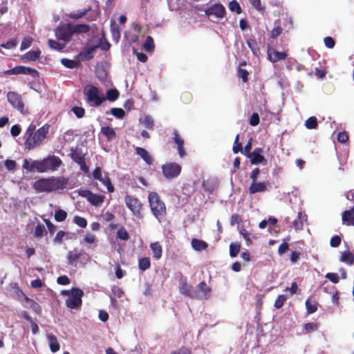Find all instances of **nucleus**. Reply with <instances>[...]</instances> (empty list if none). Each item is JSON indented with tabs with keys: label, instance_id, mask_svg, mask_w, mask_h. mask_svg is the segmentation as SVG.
<instances>
[{
	"label": "nucleus",
	"instance_id": "obj_1",
	"mask_svg": "<svg viewBox=\"0 0 354 354\" xmlns=\"http://www.w3.org/2000/svg\"><path fill=\"white\" fill-rule=\"evenodd\" d=\"M68 183V180L63 176L42 178L33 183L32 188L38 193H50L63 190L66 187Z\"/></svg>",
	"mask_w": 354,
	"mask_h": 354
},
{
	"label": "nucleus",
	"instance_id": "obj_2",
	"mask_svg": "<svg viewBox=\"0 0 354 354\" xmlns=\"http://www.w3.org/2000/svg\"><path fill=\"white\" fill-rule=\"evenodd\" d=\"M50 125L45 124L36 131V126L34 124L29 125L25 133V147L28 150L35 149L47 138Z\"/></svg>",
	"mask_w": 354,
	"mask_h": 354
},
{
	"label": "nucleus",
	"instance_id": "obj_3",
	"mask_svg": "<svg viewBox=\"0 0 354 354\" xmlns=\"http://www.w3.org/2000/svg\"><path fill=\"white\" fill-rule=\"evenodd\" d=\"M148 199L151 210L157 218L166 214V206L157 193H150Z\"/></svg>",
	"mask_w": 354,
	"mask_h": 354
},
{
	"label": "nucleus",
	"instance_id": "obj_4",
	"mask_svg": "<svg viewBox=\"0 0 354 354\" xmlns=\"http://www.w3.org/2000/svg\"><path fill=\"white\" fill-rule=\"evenodd\" d=\"M84 94L86 97V101L95 106H100L106 98L100 95L97 87L93 85H87L84 88Z\"/></svg>",
	"mask_w": 354,
	"mask_h": 354
},
{
	"label": "nucleus",
	"instance_id": "obj_5",
	"mask_svg": "<svg viewBox=\"0 0 354 354\" xmlns=\"http://www.w3.org/2000/svg\"><path fill=\"white\" fill-rule=\"evenodd\" d=\"M62 165V160L56 156L49 155L39 160L40 173L55 171Z\"/></svg>",
	"mask_w": 354,
	"mask_h": 354
},
{
	"label": "nucleus",
	"instance_id": "obj_6",
	"mask_svg": "<svg viewBox=\"0 0 354 354\" xmlns=\"http://www.w3.org/2000/svg\"><path fill=\"white\" fill-rule=\"evenodd\" d=\"M84 292L78 288H71V295L66 299V305L71 309H79L82 304Z\"/></svg>",
	"mask_w": 354,
	"mask_h": 354
},
{
	"label": "nucleus",
	"instance_id": "obj_7",
	"mask_svg": "<svg viewBox=\"0 0 354 354\" xmlns=\"http://www.w3.org/2000/svg\"><path fill=\"white\" fill-rule=\"evenodd\" d=\"M7 100L10 104L21 113L24 114L25 104L21 95L16 91H8L7 93Z\"/></svg>",
	"mask_w": 354,
	"mask_h": 354
},
{
	"label": "nucleus",
	"instance_id": "obj_8",
	"mask_svg": "<svg viewBox=\"0 0 354 354\" xmlns=\"http://www.w3.org/2000/svg\"><path fill=\"white\" fill-rule=\"evenodd\" d=\"M3 73L6 75H28L32 78H38L39 77V73L36 69L24 66H16L11 69L5 71Z\"/></svg>",
	"mask_w": 354,
	"mask_h": 354
},
{
	"label": "nucleus",
	"instance_id": "obj_9",
	"mask_svg": "<svg viewBox=\"0 0 354 354\" xmlns=\"http://www.w3.org/2000/svg\"><path fill=\"white\" fill-rule=\"evenodd\" d=\"M72 24H64L59 26L55 30V36L58 40L64 41V43L69 42L73 35Z\"/></svg>",
	"mask_w": 354,
	"mask_h": 354
},
{
	"label": "nucleus",
	"instance_id": "obj_10",
	"mask_svg": "<svg viewBox=\"0 0 354 354\" xmlns=\"http://www.w3.org/2000/svg\"><path fill=\"white\" fill-rule=\"evenodd\" d=\"M181 166L176 162H169L162 165V171L167 179L178 177L181 172Z\"/></svg>",
	"mask_w": 354,
	"mask_h": 354
},
{
	"label": "nucleus",
	"instance_id": "obj_11",
	"mask_svg": "<svg viewBox=\"0 0 354 354\" xmlns=\"http://www.w3.org/2000/svg\"><path fill=\"white\" fill-rule=\"evenodd\" d=\"M124 202L127 207L130 209L134 216L138 218L142 217V203L137 198L131 195H127L124 198Z\"/></svg>",
	"mask_w": 354,
	"mask_h": 354
},
{
	"label": "nucleus",
	"instance_id": "obj_12",
	"mask_svg": "<svg viewBox=\"0 0 354 354\" xmlns=\"http://www.w3.org/2000/svg\"><path fill=\"white\" fill-rule=\"evenodd\" d=\"M226 10L223 4L220 3H214L210 6L205 10V15L208 17L211 18L214 17L216 19H223L225 17Z\"/></svg>",
	"mask_w": 354,
	"mask_h": 354
},
{
	"label": "nucleus",
	"instance_id": "obj_13",
	"mask_svg": "<svg viewBox=\"0 0 354 354\" xmlns=\"http://www.w3.org/2000/svg\"><path fill=\"white\" fill-rule=\"evenodd\" d=\"M93 178L95 180H99L102 184L106 187L107 191L109 193L114 192V187L111 183V180L108 175L105 174L104 176H102V171L100 167H97L93 172Z\"/></svg>",
	"mask_w": 354,
	"mask_h": 354
},
{
	"label": "nucleus",
	"instance_id": "obj_14",
	"mask_svg": "<svg viewBox=\"0 0 354 354\" xmlns=\"http://www.w3.org/2000/svg\"><path fill=\"white\" fill-rule=\"evenodd\" d=\"M80 195L86 198V200L93 206H101L104 203L105 196L102 194H94L90 190H84Z\"/></svg>",
	"mask_w": 354,
	"mask_h": 354
},
{
	"label": "nucleus",
	"instance_id": "obj_15",
	"mask_svg": "<svg viewBox=\"0 0 354 354\" xmlns=\"http://www.w3.org/2000/svg\"><path fill=\"white\" fill-rule=\"evenodd\" d=\"M179 292L180 294L192 299H199L200 297V294L194 290L192 285L187 283L186 279H183L180 282Z\"/></svg>",
	"mask_w": 354,
	"mask_h": 354
},
{
	"label": "nucleus",
	"instance_id": "obj_16",
	"mask_svg": "<svg viewBox=\"0 0 354 354\" xmlns=\"http://www.w3.org/2000/svg\"><path fill=\"white\" fill-rule=\"evenodd\" d=\"M86 255L84 252L75 248L68 253L67 263L71 266H76L77 262Z\"/></svg>",
	"mask_w": 354,
	"mask_h": 354
},
{
	"label": "nucleus",
	"instance_id": "obj_17",
	"mask_svg": "<svg viewBox=\"0 0 354 354\" xmlns=\"http://www.w3.org/2000/svg\"><path fill=\"white\" fill-rule=\"evenodd\" d=\"M268 182H252L248 188V193L250 194H254L259 192H265L268 190Z\"/></svg>",
	"mask_w": 354,
	"mask_h": 354
},
{
	"label": "nucleus",
	"instance_id": "obj_18",
	"mask_svg": "<svg viewBox=\"0 0 354 354\" xmlns=\"http://www.w3.org/2000/svg\"><path fill=\"white\" fill-rule=\"evenodd\" d=\"M268 57L271 62L275 63L279 60H285L288 57V53L286 52H279L274 50H268Z\"/></svg>",
	"mask_w": 354,
	"mask_h": 354
},
{
	"label": "nucleus",
	"instance_id": "obj_19",
	"mask_svg": "<svg viewBox=\"0 0 354 354\" xmlns=\"http://www.w3.org/2000/svg\"><path fill=\"white\" fill-rule=\"evenodd\" d=\"M343 224L347 226H354V206L350 209L345 210L342 214Z\"/></svg>",
	"mask_w": 354,
	"mask_h": 354
},
{
	"label": "nucleus",
	"instance_id": "obj_20",
	"mask_svg": "<svg viewBox=\"0 0 354 354\" xmlns=\"http://www.w3.org/2000/svg\"><path fill=\"white\" fill-rule=\"evenodd\" d=\"M22 167L29 171H34L35 170L40 173L39 160H28L24 159Z\"/></svg>",
	"mask_w": 354,
	"mask_h": 354
},
{
	"label": "nucleus",
	"instance_id": "obj_21",
	"mask_svg": "<svg viewBox=\"0 0 354 354\" xmlns=\"http://www.w3.org/2000/svg\"><path fill=\"white\" fill-rule=\"evenodd\" d=\"M84 153L82 151L81 148L75 147L71 149V158L72 160L76 163H80L82 161L84 160Z\"/></svg>",
	"mask_w": 354,
	"mask_h": 354
},
{
	"label": "nucleus",
	"instance_id": "obj_22",
	"mask_svg": "<svg viewBox=\"0 0 354 354\" xmlns=\"http://www.w3.org/2000/svg\"><path fill=\"white\" fill-rule=\"evenodd\" d=\"M99 44L93 46L88 42L84 48L83 51L81 53V55H82L86 59H92L93 57V52L99 47Z\"/></svg>",
	"mask_w": 354,
	"mask_h": 354
},
{
	"label": "nucleus",
	"instance_id": "obj_23",
	"mask_svg": "<svg viewBox=\"0 0 354 354\" xmlns=\"http://www.w3.org/2000/svg\"><path fill=\"white\" fill-rule=\"evenodd\" d=\"M47 338L50 351L53 353L58 351L60 348V345L56 336L50 333L47 335Z\"/></svg>",
	"mask_w": 354,
	"mask_h": 354
},
{
	"label": "nucleus",
	"instance_id": "obj_24",
	"mask_svg": "<svg viewBox=\"0 0 354 354\" xmlns=\"http://www.w3.org/2000/svg\"><path fill=\"white\" fill-rule=\"evenodd\" d=\"M339 261L348 266H352L354 263V254L347 250L342 252Z\"/></svg>",
	"mask_w": 354,
	"mask_h": 354
},
{
	"label": "nucleus",
	"instance_id": "obj_25",
	"mask_svg": "<svg viewBox=\"0 0 354 354\" xmlns=\"http://www.w3.org/2000/svg\"><path fill=\"white\" fill-rule=\"evenodd\" d=\"M136 154L140 156L146 163L149 165L151 164V162L153 160L152 158L145 149L137 147L136 148Z\"/></svg>",
	"mask_w": 354,
	"mask_h": 354
},
{
	"label": "nucleus",
	"instance_id": "obj_26",
	"mask_svg": "<svg viewBox=\"0 0 354 354\" xmlns=\"http://www.w3.org/2000/svg\"><path fill=\"white\" fill-rule=\"evenodd\" d=\"M198 290L199 292H201V295H200V298L204 297L205 299H207L211 292V288L207 285V283L205 281H201L198 283Z\"/></svg>",
	"mask_w": 354,
	"mask_h": 354
},
{
	"label": "nucleus",
	"instance_id": "obj_27",
	"mask_svg": "<svg viewBox=\"0 0 354 354\" xmlns=\"http://www.w3.org/2000/svg\"><path fill=\"white\" fill-rule=\"evenodd\" d=\"M319 323L308 322L302 326V333L308 334L317 331L319 329Z\"/></svg>",
	"mask_w": 354,
	"mask_h": 354
},
{
	"label": "nucleus",
	"instance_id": "obj_28",
	"mask_svg": "<svg viewBox=\"0 0 354 354\" xmlns=\"http://www.w3.org/2000/svg\"><path fill=\"white\" fill-rule=\"evenodd\" d=\"M192 248L196 251L205 250L208 248V244L198 239H193L191 241Z\"/></svg>",
	"mask_w": 354,
	"mask_h": 354
},
{
	"label": "nucleus",
	"instance_id": "obj_29",
	"mask_svg": "<svg viewBox=\"0 0 354 354\" xmlns=\"http://www.w3.org/2000/svg\"><path fill=\"white\" fill-rule=\"evenodd\" d=\"M150 248L152 250L153 257L158 260L162 257V248L161 245L158 242L151 243Z\"/></svg>",
	"mask_w": 354,
	"mask_h": 354
},
{
	"label": "nucleus",
	"instance_id": "obj_30",
	"mask_svg": "<svg viewBox=\"0 0 354 354\" xmlns=\"http://www.w3.org/2000/svg\"><path fill=\"white\" fill-rule=\"evenodd\" d=\"M41 51L39 50H30L21 56V59L35 62L40 57Z\"/></svg>",
	"mask_w": 354,
	"mask_h": 354
},
{
	"label": "nucleus",
	"instance_id": "obj_31",
	"mask_svg": "<svg viewBox=\"0 0 354 354\" xmlns=\"http://www.w3.org/2000/svg\"><path fill=\"white\" fill-rule=\"evenodd\" d=\"M305 306L308 315L315 313L318 309L319 304L317 301H311L309 298L306 300Z\"/></svg>",
	"mask_w": 354,
	"mask_h": 354
},
{
	"label": "nucleus",
	"instance_id": "obj_32",
	"mask_svg": "<svg viewBox=\"0 0 354 354\" xmlns=\"http://www.w3.org/2000/svg\"><path fill=\"white\" fill-rule=\"evenodd\" d=\"M250 158V162L252 165H259L261 163L266 164L267 160L262 154L251 153L248 156Z\"/></svg>",
	"mask_w": 354,
	"mask_h": 354
},
{
	"label": "nucleus",
	"instance_id": "obj_33",
	"mask_svg": "<svg viewBox=\"0 0 354 354\" xmlns=\"http://www.w3.org/2000/svg\"><path fill=\"white\" fill-rule=\"evenodd\" d=\"M101 132L104 136H106V138L109 140H113L116 137L115 130L112 127L109 126L102 127L101 128Z\"/></svg>",
	"mask_w": 354,
	"mask_h": 354
},
{
	"label": "nucleus",
	"instance_id": "obj_34",
	"mask_svg": "<svg viewBox=\"0 0 354 354\" xmlns=\"http://www.w3.org/2000/svg\"><path fill=\"white\" fill-rule=\"evenodd\" d=\"M72 28L73 31V34L77 33H87L90 30V26L87 24H76L73 25L72 24Z\"/></svg>",
	"mask_w": 354,
	"mask_h": 354
},
{
	"label": "nucleus",
	"instance_id": "obj_35",
	"mask_svg": "<svg viewBox=\"0 0 354 354\" xmlns=\"http://www.w3.org/2000/svg\"><path fill=\"white\" fill-rule=\"evenodd\" d=\"M151 267V261L149 257H142L138 260V268L142 271H145Z\"/></svg>",
	"mask_w": 354,
	"mask_h": 354
},
{
	"label": "nucleus",
	"instance_id": "obj_36",
	"mask_svg": "<svg viewBox=\"0 0 354 354\" xmlns=\"http://www.w3.org/2000/svg\"><path fill=\"white\" fill-rule=\"evenodd\" d=\"M246 62H243L241 63L239 67L238 68L237 73L239 77L241 78L243 82L245 83L248 81V75L249 73L245 70L241 68L242 66H245Z\"/></svg>",
	"mask_w": 354,
	"mask_h": 354
},
{
	"label": "nucleus",
	"instance_id": "obj_37",
	"mask_svg": "<svg viewBox=\"0 0 354 354\" xmlns=\"http://www.w3.org/2000/svg\"><path fill=\"white\" fill-rule=\"evenodd\" d=\"M120 95L119 91L116 88H111L106 91V97H105L110 102L115 101Z\"/></svg>",
	"mask_w": 354,
	"mask_h": 354
},
{
	"label": "nucleus",
	"instance_id": "obj_38",
	"mask_svg": "<svg viewBox=\"0 0 354 354\" xmlns=\"http://www.w3.org/2000/svg\"><path fill=\"white\" fill-rule=\"evenodd\" d=\"M317 126V119L315 116L308 118L305 122V127L308 129H315Z\"/></svg>",
	"mask_w": 354,
	"mask_h": 354
},
{
	"label": "nucleus",
	"instance_id": "obj_39",
	"mask_svg": "<svg viewBox=\"0 0 354 354\" xmlns=\"http://www.w3.org/2000/svg\"><path fill=\"white\" fill-rule=\"evenodd\" d=\"M144 49L147 52H152L155 48L153 39L151 36H147L143 45Z\"/></svg>",
	"mask_w": 354,
	"mask_h": 354
},
{
	"label": "nucleus",
	"instance_id": "obj_40",
	"mask_svg": "<svg viewBox=\"0 0 354 354\" xmlns=\"http://www.w3.org/2000/svg\"><path fill=\"white\" fill-rule=\"evenodd\" d=\"M91 10V8L88 7V8L86 9H84L82 10H79V11H77V12H71L68 15V17L71 18V19H80L82 17H83L84 15H86V13Z\"/></svg>",
	"mask_w": 354,
	"mask_h": 354
},
{
	"label": "nucleus",
	"instance_id": "obj_41",
	"mask_svg": "<svg viewBox=\"0 0 354 354\" xmlns=\"http://www.w3.org/2000/svg\"><path fill=\"white\" fill-rule=\"evenodd\" d=\"M241 250L239 243H233L230 245V255L231 257H235L238 255Z\"/></svg>",
	"mask_w": 354,
	"mask_h": 354
},
{
	"label": "nucleus",
	"instance_id": "obj_42",
	"mask_svg": "<svg viewBox=\"0 0 354 354\" xmlns=\"http://www.w3.org/2000/svg\"><path fill=\"white\" fill-rule=\"evenodd\" d=\"M61 63L62 64V65H64L65 67H66L68 68L72 69V68H77L78 66L77 62L73 60V59H68V58H62L61 59Z\"/></svg>",
	"mask_w": 354,
	"mask_h": 354
},
{
	"label": "nucleus",
	"instance_id": "obj_43",
	"mask_svg": "<svg viewBox=\"0 0 354 354\" xmlns=\"http://www.w3.org/2000/svg\"><path fill=\"white\" fill-rule=\"evenodd\" d=\"M48 44L51 48L57 50H62L66 47L65 43L62 44L52 39H48Z\"/></svg>",
	"mask_w": 354,
	"mask_h": 354
},
{
	"label": "nucleus",
	"instance_id": "obj_44",
	"mask_svg": "<svg viewBox=\"0 0 354 354\" xmlns=\"http://www.w3.org/2000/svg\"><path fill=\"white\" fill-rule=\"evenodd\" d=\"M117 237L123 241H127L129 239V233L124 227L122 226L118 230Z\"/></svg>",
	"mask_w": 354,
	"mask_h": 354
},
{
	"label": "nucleus",
	"instance_id": "obj_45",
	"mask_svg": "<svg viewBox=\"0 0 354 354\" xmlns=\"http://www.w3.org/2000/svg\"><path fill=\"white\" fill-rule=\"evenodd\" d=\"M301 212H299L297 218L292 222V226L295 230H301L303 228V222L301 221Z\"/></svg>",
	"mask_w": 354,
	"mask_h": 354
},
{
	"label": "nucleus",
	"instance_id": "obj_46",
	"mask_svg": "<svg viewBox=\"0 0 354 354\" xmlns=\"http://www.w3.org/2000/svg\"><path fill=\"white\" fill-rule=\"evenodd\" d=\"M67 217V213L66 211L63 209H58L55 211V219L57 222H62L64 221Z\"/></svg>",
	"mask_w": 354,
	"mask_h": 354
},
{
	"label": "nucleus",
	"instance_id": "obj_47",
	"mask_svg": "<svg viewBox=\"0 0 354 354\" xmlns=\"http://www.w3.org/2000/svg\"><path fill=\"white\" fill-rule=\"evenodd\" d=\"M229 8L232 12H235L236 14H241L242 12L241 6L236 0L230 2Z\"/></svg>",
	"mask_w": 354,
	"mask_h": 354
},
{
	"label": "nucleus",
	"instance_id": "obj_48",
	"mask_svg": "<svg viewBox=\"0 0 354 354\" xmlns=\"http://www.w3.org/2000/svg\"><path fill=\"white\" fill-rule=\"evenodd\" d=\"M287 299H288V297L286 295H281L278 296V297L275 300V302H274V307L277 309H279V308H282V306H283L285 301Z\"/></svg>",
	"mask_w": 354,
	"mask_h": 354
},
{
	"label": "nucleus",
	"instance_id": "obj_49",
	"mask_svg": "<svg viewBox=\"0 0 354 354\" xmlns=\"http://www.w3.org/2000/svg\"><path fill=\"white\" fill-rule=\"evenodd\" d=\"M45 232H46L45 226L43 224L39 223L35 229L34 236L36 238L41 237Z\"/></svg>",
	"mask_w": 354,
	"mask_h": 354
},
{
	"label": "nucleus",
	"instance_id": "obj_50",
	"mask_svg": "<svg viewBox=\"0 0 354 354\" xmlns=\"http://www.w3.org/2000/svg\"><path fill=\"white\" fill-rule=\"evenodd\" d=\"M74 223L78 225L80 227L84 228L87 225V221L85 218L80 216H75L73 218Z\"/></svg>",
	"mask_w": 354,
	"mask_h": 354
},
{
	"label": "nucleus",
	"instance_id": "obj_51",
	"mask_svg": "<svg viewBox=\"0 0 354 354\" xmlns=\"http://www.w3.org/2000/svg\"><path fill=\"white\" fill-rule=\"evenodd\" d=\"M32 42V39L30 37H27L24 38V39L22 40V41L21 43L20 50H24L28 48L31 46Z\"/></svg>",
	"mask_w": 354,
	"mask_h": 354
},
{
	"label": "nucleus",
	"instance_id": "obj_52",
	"mask_svg": "<svg viewBox=\"0 0 354 354\" xmlns=\"http://www.w3.org/2000/svg\"><path fill=\"white\" fill-rule=\"evenodd\" d=\"M72 111L78 118H82L85 115V110L83 107L81 106L73 107Z\"/></svg>",
	"mask_w": 354,
	"mask_h": 354
},
{
	"label": "nucleus",
	"instance_id": "obj_53",
	"mask_svg": "<svg viewBox=\"0 0 354 354\" xmlns=\"http://www.w3.org/2000/svg\"><path fill=\"white\" fill-rule=\"evenodd\" d=\"M239 136L237 135L234 140V145H233V148H232L233 152L234 153H238L239 151H242V150H243L242 144L241 142H239Z\"/></svg>",
	"mask_w": 354,
	"mask_h": 354
},
{
	"label": "nucleus",
	"instance_id": "obj_54",
	"mask_svg": "<svg viewBox=\"0 0 354 354\" xmlns=\"http://www.w3.org/2000/svg\"><path fill=\"white\" fill-rule=\"evenodd\" d=\"M111 112L117 118H122L125 115L124 111L121 108H112Z\"/></svg>",
	"mask_w": 354,
	"mask_h": 354
},
{
	"label": "nucleus",
	"instance_id": "obj_55",
	"mask_svg": "<svg viewBox=\"0 0 354 354\" xmlns=\"http://www.w3.org/2000/svg\"><path fill=\"white\" fill-rule=\"evenodd\" d=\"M169 354H192V351L186 347L181 346L180 348L171 351Z\"/></svg>",
	"mask_w": 354,
	"mask_h": 354
},
{
	"label": "nucleus",
	"instance_id": "obj_56",
	"mask_svg": "<svg viewBox=\"0 0 354 354\" xmlns=\"http://www.w3.org/2000/svg\"><path fill=\"white\" fill-rule=\"evenodd\" d=\"M341 236L338 235H335L333 236L330 240V245L332 248H337L338 247L341 243Z\"/></svg>",
	"mask_w": 354,
	"mask_h": 354
},
{
	"label": "nucleus",
	"instance_id": "obj_57",
	"mask_svg": "<svg viewBox=\"0 0 354 354\" xmlns=\"http://www.w3.org/2000/svg\"><path fill=\"white\" fill-rule=\"evenodd\" d=\"M111 292H112L113 295H114L116 297H118V298L122 297L124 295L123 290L118 286H112Z\"/></svg>",
	"mask_w": 354,
	"mask_h": 354
},
{
	"label": "nucleus",
	"instance_id": "obj_58",
	"mask_svg": "<svg viewBox=\"0 0 354 354\" xmlns=\"http://www.w3.org/2000/svg\"><path fill=\"white\" fill-rule=\"evenodd\" d=\"M325 277L333 283H337L339 281V277L337 273L328 272Z\"/></svg>",
	"mask_w": 354,
	"mask_h": 354
},
{
	"label": "nucleus",
	"instance_id": "obj_59",
	"mask_svg": "<svg viewBox=\"0 0 354 354\" xmlns=\"http://www.w3.org/2000/svg\"><path fill=\"white\" fill-rule=\"evenodd\" d=\"M252 7L258 11H262L264 8L261 4V0H249Z\"/></svg>",
	"mask_w": 354,
	"mask_h": 354
},
{
	"label": "nucleus",
	"instance_id": "obj_60",
	"mask_svg": "<svg viewBox=\"0 0 354 354\" xmlns=\"http://www.w3.org/2000/svg\"><path fill=\"white\" fill-rule=\"evenodd\" d=\"M260 120L257 113H253L250 119V124L255 127L259 124Z\"/></svg>",
	"mask_w": 354,
	"mask_h": 354
},
{
	"label": "nucleus",
	"instance_id": "obj_61",
	"mask_svg": "<svg viewBox=\"0 0 354 354\" xmlns=\"http://www.w3.org/2000/svg\"><path fill=\"white\" fill-rule=\"evenodd\" d=\"M4 165L8 170L12 171L15 169L17 163L13 160H6L4 162Z\"/></svg>",
	"mask_w": 354,
	"mask_h": 354
},
{
	"label": "nucleus",
	"instance_id": "obj_62",
	"mask_svg": "<svg viewBox=\"0 0 354 354\" xmlns=\"http://www.w3.org/2000/svg\"><path fill=\"white\" fill-rule=\"evenodd\" d=\"M143 123L145 127L149 129H152L153 127V120L150 116H145Z\"/></svg>",
	"mask_w": 354,
	"mask_h": 354
},
{
	"label": "nucleus",
	"instance_id": "obj_63",
	"mask_svg": "<svg viewBox=\"0 0 354 354\" xmlns=\"http://www.w3.org/2000/svg\"><path fill=\"white\" fill-rule=\"evenodd\" d=\"M348 140V136L346 131L339 132L337 135V140L341 143H346Z\"/></svg>",
	"mask_w": 354,
	"mask_h": 354
},
{
	"label": "nucleus",
	"instance_id": "obj_64",
	"mask_svg": "<svg viewBox=\"0 0 354 354\" xmlns=\"http://www.w3.org/2000/svg\"><path fill=\"white\" fill-rule=\"evenodd\" d=\"M325 46L328 48H333L335 46V41L331 37H326L324 39Z\"/></svg>",
	"mask_w": 354,
	"mask_h": 354
}]
</instances>
